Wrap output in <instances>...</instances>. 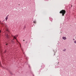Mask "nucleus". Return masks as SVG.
Returning <instances> with one entry per match:
<instances>
[{
    "label": "nucleus",
    "instance_id": "nucleus-7",
    "mask_svg": "<svg viewBox=\"0 0 76 76\" xmlns=\"http://www.w3.org/2000/svg\"><path fill=\"white\" fill-rule=\"evenodd\" d=\"M66 49H63V51H66Z\"/></svg>",
    "mask_w": 76,
    "mask_h": 76
},
{
    "label": "nucleus",
    "instance_id": "nucleus-11",
    "mask_svg": "<svg viewBox=\"0 0 76 76\" xmlns=\"http://www.w3.org/2000/svg\"><path fill=\"white\" fill-rule=\"evenodd\" d=\"M14 38H13V40H14V39H15V38H14Z\"/></svg>",
    "mask_w": 76,
    "mask_h": 76
},
{
    "label": "nucleus",
    "instance_id": "nucleus-12",
    "mask_svg": "<svg viewBox=\"0 0 76 76\" xmlns=\"http://www.w3.org/2000/svg\"><path fill=\"white\" fill-rule=\"evenodd\" d=\"M12 43H13V42L14 43V41H12Z\"/></svg>",
    "mask_w": 76,
    "mask_h": 76
},
{
    "label": "nucleus",
    "instance_id": "nucleus-19",
    "mask_svg": "<svg viewBox=\"0 0 76 76\" xmlns=\"http://www.w3.org/2000/svg\"><path fill=\"white\" fill-rule=\"evenodd\" d=\"M7 45V44H6V45Z\"/></svg>",
    "mask_w": 76,
    "mask_h": 76
},
{
    "label": "nucleus",
    "instance_id": "nucleus-16",
    "mask_svg": "<svg viewBox=\"0 0 76 76\" xmlns=\"http://www.w3.org/2000/svg\"><path fill=\"white\" fill-rule=\"evenodd\" d=\"M1 30H0V33H1Z\"/></svg>",
    "mask_w": 76,
    "mask_h": 76
},
{
    "label": "nucleus",
    "instance_id": "nucleus-18",
    "mask_svg": "<svg viewBox=\"0 0 76 76\" xmlns=\"http://www.w3.org/2000/svg\"><path fill=\"white\" fill-rule=\"evenodd\" d=\"M23 41H25V40H23Z\"/></svg>",
    "mask_w": 76,
    "mask_h": 76
},
{
    "label": "nucleus",
    "instance_id": "nucleus-13",
    "mask_svg": "<svg viewBox=\"0 0 76 76\" xmlns=\"http://www.w3.org/2000/svg\"><path fill=\"white\" fill-rule=\"evenodd\" d=\"M1 56H2V58H3V56L2 55H1Z\"/></svg>",
    "mask_w": 76,
    "mask_h": 76
},
{
    "label": "nucleus",
    "instance_id": "nucleus-1",
    "mask_svg": "<svg viewBox=\"0 0 76 76\" xmlns=\"http://www.w3.org/2000/svg\"><path fill=\"white\" fill-rule=\"evenodd\" d=\"M66 12V11L65 10H62L60 12V13L61 14H62V16H64Z\"/></svg>",
    "mask_w": 76,
    "mask_h": 76
},
{
    "label": "nucleus",
    "instance_id": "nucleus-10",
    "mask_svg": "<svg viewBox=\"0 0 76 76\" xmlns=\"http://www.w3.org/2000/svg\"><path fill=\"white\" fill-rule=\"evenodd\" d=\"M7 52L6 50H5V51H4V53H6V52Z\"/></svg>",
    "mask_w": 76,
    "mask_h": 76
},
{
    "label": "nucleus",
    "instance_id": "nucleus-4",
    "mask_svg": "<svg viewBox=\"0 0 76 76\" xmlns=\"http://www.w3.org/2000/svg\"><path fill=\"white\" fill-rule=\"evenodd\" d=\"M8 16H9V15H7V16L6 17V18H5L6 21H7V20L8 19Z\"/></svg>",
    "mask_w": 76,
    "mask_h": 76
},
{
    "label": "nucleus",
    "instance_id": "nucleus-21",
    "mask_svg": "<svg viewBox=\"0 0 76 76\" xmlns=\"http://www.w3.org/2000/svg\"><path fill=\"white\" fill-rule=\"evenodd\" d=\"M33 76H34V75H33Z\"/></svg>",
    "mask_w": 76,
    "mask_h": 76
},
{
    "label": "nucleus",
    "instance_id": "nucleus-9",
    "mask_svg": "<svg viewBox=\"0 0 76 76\" xmlns=\"http://www.w3.org/2000/svg\"><path fill=\"white\" fill-rule=\"evenodd\" d=\"M33 22L34 23H36V21H33Z\"/></svg>",
    "mask_w": 76,
    "mask_h": 76
},
{
    "label": "nucleus",
    "instance_id": "nucleus-15",
    "mask_svg": "<svg viewBox=\"0 0 76 76\" xmlns=\"http://www.w3.org/2000/svg\"><path fill=\"white\" fill-rule=\"evenodd\" d=\"M7 31L9 32V31L8 30H7Z\"/></svg>",
    "mask_w": 76,
    "mask_h": 76
},
{
    "label": "nucleus",
    "instance_id": "nucleus-5",
    "mask_svg": "<svg viewBox=\"0 0 76 76\" xmlns=\"http://www.w3.org/2000/svg\"><path fill=\"white\" fill-rule=\"evenodd\" d=\"M63 39H64V40H65L66 39V37H63Z\"/></svg>",
    "mask_w": 76,
    "mask_h": 76
},
{
    "label": "nucleus",
    "instance_id": "nucleus-6",
    "mask_svg": "<svg viewBox=\"0 0 76 76\" xmlns=\"http://www.w3.org/2000/svg\"><path fill=\"white\" fill-rule=\"evenodd\" d=\"M0 67H2V66L1 65V62L0 61Z\"/></svg>",
    "mask_w": 76,
    "mask_h": 76
},
{
    "label": "nucleus",
    "instance_id": "nucleus-2",
    "mask_svg": "<svg viewBox=\"0 0 76 76\" xmlns=\"http://www.w3.org/2000/svg\"><path fill=\"white\" fill-rule=\"evenodd\" d=\"M18 37V35H15L14 36V38H15V39H16V40H17V42H18V43H19L20 45V47H21L20 43H19V42L18 41V40H17V39H16V37Z\"/></svg>",
    "mask_w": 76,
    "mask_h": 76
},
{
    "label": "nucleus",
    "instance_id": "nucleus-3",
    "mask_svg": "<svg viewBox=\"0 0 76 76\" xmlns=\"http://www.w3.org/2000/svg\"><path fill=\"white\" fill-rule=\"evenodd\" d=\"M5 35L6 36V37H7V38H9V36L8 34H5Z\"/></svg>",
    "mask_w": 76,
    "mask_h": 76
},
{
    "label": "nucleus",
    "instance_id": "nucleus-8",
    "mask_svg": "<svg viewBox=\"0 0 76 76\" xmlns=\"http://www.w3.org/2000/svg\"><path fill=\"white\" fill-rule=\"evenodd\" d=\"M74 42L75 43H76V40H75V41H74Z\"/></svg>",
    "mask_w": 76,
    "mask_h": 76
},
{
    "label": "nucleus",
    "instance_id": "nucleus-17",
    "mask_svg": "<svg viewBox=\"0 0 76 76\" xmlns=\"http://www.w3.org/2000/svg\"><path fill=\"white\" fill-rule=\"evenodd\" d=\"M73 40H75V39H73Z\"/></svg>",
    "mask_w": 76,
    "mask_h": 76
},
{
    "label": "nucleus",
    "instance_id": "nucleus-14",
    "mask_svg": "<svg viewBox=\"0 0 76 76\" xmlns=\"http://www.w3.org/2000/svg\"><path fill=\"white\" fill-rule=\"evenodd\" d=\"M24 28H25L26 27V26H24Z\"/></svg>",
    "mask_w": 76,
    "mask_h": 76
},
{
    "label": "nucleus",
    "instance_id": "nucleus-20",
    "mask_svg": "<svg viewBox=\"0 0 76 76\" xmlns=\"http://www.w3.org/2000/svg\"><path fill=\"white\" fill-rule=\"evenodd\" d=\"M1 45V44H0V45Z\"/></svg>",
    "mask_w": 76,
    "mask_h": 76
}]
</instances>
